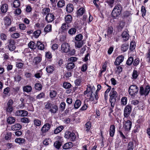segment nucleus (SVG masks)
Segmentation results:
<instances>
[{
    "mask_svg": "<svg viewBox=\"0 0 150 150\" xmlns=\"http://www.w3.org/2000/svg\"><path fill=\"white\" fill-rule=\"evenodd\" d=\"M34 87L36 90H40L42 88V86L40 83H37L35 84Z\"/></svg>",
    "mask_w": 150,
    "mask_h": 150,
    "instance_id": "obj_43",
    "label": "nucleus"
},
{
    "mask_svg": "<svg viewBox=\"0 0 150 150\" xmlns=\"http://www.w3.org/2000/svg\"><path fill=\"white\" fill-rule=\"evenodd\" d=\"M54 19V15L51 13L47 14L45 18V19L48 23L52 22Z\"/></svg>",
    "mask_w": 150,
    "mask_h": 150,
    "instance_id": "obj_10",
    "label": "nucleus"
},
{
    "mask_svg": "<svg viewBox=\"0 0 150 150\" xmlns=\"http://www.w3.org/2000/svg\"><path fill=\"white\" fill-rule=\"evenodd\" d=\"M132 108L130 105H127L124 109V115L125 117L129 116L131 112Z\"/></svg>",
    "mask_w": 150,
    "mask_h": 150,
    "instance_id": "obj_9",
    "label": "nucleus"
},
{
    "mask_svg": "<svg viewBox=\"0 0 150 150\" xmlns=\"http://www.w3.org/2000/svg\"><path fill=\"white\" fill-rule=\"evenodd\" d=\"M75 67V64L73 62H69L66 66L67 69L68 71L73 69Z\"/></svg>",
    "mask_w": 150,
    "mask_h": 150,
    "instance_id": "obj_20",
    "label": "nucleus"
},
{
    "mask_svg": "<svg viewBox=\"0 0 150 150\" xmlns=\"http://www.w3.org/2000/svg\"><path fill=\"white\" fill-rule=\"evenodd\" d=\"M64 137L65 138L72 141H74L76 138V136L74 133L69 132H66Z\"/></svg>",
    "mask_w": 150,
    "mask_h": 150,
    "instance_id": "obj_7",
    "label": "nucleus"
},
{
    "mask_svg": "<svg viewBox=\"0 0 150 150\" xmlns=\"http://www.w3.org/2000/svg\"><path fill=\"white\" fill-rule=\"evenodd\" d=\"M23 89L24 91L28 93L30 92L31 91L32 88L31 86L28 85L24 86Z\"/></svg>",
    "mask_w": 150,
    "mask_h": 150,
    "instance_id": "obj_30",
    "label": "nucleus"
},
{
    "mask_svg": "<svg viewBox=\"0 0 150 150\" xmlns=\"http://www.w3.org/2000/svg\"><path fill=\"white\" fill-rule=\"evenodd\" d=\"M58 110V107L56 105L53 104L50 110V112L53 114L56 113Z\"/></svg>",
    "mask_w": 150,
    "mask_h": 150,
    "instance_id": "obj_14",
    "label": "nucleus"
},
{
    "mask_svg": "<svg viewBox=\"0 0 150 150\" xmlns=\"http://www.w3.org/2000/svg\"><path fill=\"white\" fill-rule=\"evenodd\" d=\"M76 32V29L75 28H73L70 29L68 32L69 35H72L75 34Z\"/></svg>",
    "mask_w": 150,
    "mask_h": 150,
    "instance_id": "obj_41",
    "label": "nucleus"
},
{
    "mask_svg": "<svg viewBox=\"0 0 150 150\" xmlns=\"http://www.w3.org/2000/svg\"><path fill=\"white\" fill-rule=\"evenodd\" d=\"M69 26L66 23H63L62 24L61 27L62 31L65 32H66L67 30L69 29Z\"/></svg>",
    "mask_w": 150,
    "mask_h": 150,
    "instance_id": "obj_23",
    "label": "nucleus"
},
{
    "mask_svg": "<svg viewBox=\"0 0 150 150\" xmlns=\"http://www.w3.org/2000/svg\"><path fill=\"white\" fill-rule=\"evenodd\" d=\"M28 47L32 49H35L37 45L33 41H30L28 44Z\"/></svg>",
    "mask_w": 150,
    "mask_h": 150,
    "instance_id": "obj_29",
    "label": "nucleus"
},
{
    "mask_svg": "<svg viewBox=\"0 0 150 150\" xmlns=\"http://www.w3.org/2000/svg\"><path fill=\"white\" fill-rule=\"evenodd\" d=\"M50 11V9L48 8H45L42 9V13L44 14H47Z\"/></svg>",
    "mask_w": 150,
    "mask_h": 150,
    "instance_id": "obj_64",
    "label": "nucleus"
},
{
    "mask_svg": "<svg viewBox=\"0 0 150 150\" xmlns=\"http://www.w3.org/2000/svg\"><path fill=\"white\" fill-rule=\"evenodd\" d=\"M75 46L77 48H80L83 45V43L82 42H79L77 41L75 42Z\"/></svg>",
    "mask_w": 150,
    "mask_h": 150,
    "instance_id": "obj_54",
    "label": "nucleus"
},
{
    "mask_svg": "<svg viewBox=\"0 0 150 150\" xmlns=\"http://www.w3.org/2000/svg\"><path fill=\"white\" fill-rule=\"evenodd\" d=\"M50 128V125L49 123L45 124L42 127L41 130L42 132L44 133L48 132Z\"/></svg>",
    "mask_w": 150,
    "mask_h": 150,
    "instance_id": "obj_12",
    "label": "nucleus"
},
{
    "mask_svg": "<svg viewBox=\"0 0 150 150\" xmlns=\"http://www.w3.org/2000/svg\"><path fill=\"white\" fill-rule=\"evenodd\" d=\"M73 146L72 143L71 142H69L65 143L63 146L64 149H67L71 148Z\"/></svg>",
    "mask_w": 150,
    "mask_h": 150,
    "instance_id": "obj_24",
    "label": "nucleus"
},
{
    "mask_svg": "<svg viewBox=\"0 0 150 150\" xmlns=\"http://www.w3.org/2000/svg\"><path fill=\"white\" fill-rule=\"evenodd\" d=\"M122 10L121 5L118 4L116 5L114 8L112 12V15L114 18L119 16L121 14Z\"/></svg>",
    "mask_w": 150,
    "mask_h": 150,
    "instance_id": "obj_3",
    "label": "nucleus"
},
{
    "mask_svg": "<svg viewBox=\"0 0 150 150\" xmlns=\"http://www.w3.org/2000/svg\"><path fill=\"white\" fill-rule=\"evenodd\" d=\"M72 17L70 15H68L65 17V21L67 23H70L72 21Z\"/></svg>",
    "mask_w": 150,
    "mask_h": 150,
    "instance_id": "obj_31",
    "label": "nucleus"
},
{
    "mask_svg": "<svg viewBox=\"0 0 150 150\" xmlns=\"http://www.w3.org/2000/svg\"><path fill=\"white\" fill-rule=\"evenodd\" d=\"M20 35L18 33H15L13 34L11 37L12 38L16 39L20 37Z\"/></svg>",
    "mask_w": 150,
    "mask_h": 150,
    "instance_id": "obj_61",
    "label": "nucleus"
},
{
    "mask_svg": "<svg viewBox=\"0 0 150 150\" xmlns=\"http://www.w3.org/2000/svg\"><path fill=\"white\" fill-rule=\"evenodd\" d=\"M85 10L83 8H81L79 9L77 12V16L79 17L82 16L85 13Z\"/></svg>",
    "mask_w": 150,
    "mask_h": 150,
    "instance_id": "obj_21",
    "label": "nucleus"
},
{
    "mask_svg": "<svg viewBox=\"0 0 150 150\" xmlns=\"http://www.w3.org/2000/svg\"><path fill=\"white\" fill-rule=\"evenodd\" d=\"M42 60V56L41 55H39L38 57H35L33 59V62L36 64H38V63L41 62Z\"/></svg>",
    "mask_w": 150,
    "mask_h": 150,
    "instance_id": "obj_25",
    "label": "nucleus"
},
{
    "mask_svg": "<svg viewBox=\"0 0 150 150\" xmlns=\"http://www.w3.org/2000/svg\"><path fill=\"white\" fill-rule=\"evenodd\" d=\"M91 127V124L90 122H87L85 124V129L86 132H88Z\"/></svg>",
    "mask_w": 150,
    "mask_h": 150,
    "instance_id": "obj_45",
    "label": "nucleus"
},
{
    "mask_svg": "<svg viewBox=\"0 0 150 150\" xmlns=\"http://www.w3.org/2000/svg\"><path fill=\"white\" fill-rule=\"evenodd\" d=\"M138 91V88L135 85L130 86L129 88V94L132 96L137 93Z\"/></svg>",
    "mask_w": 150,
    "mask_h": 150,
    "instance_id": "obj_6",
    "label": "nucleus"
},
{
    "mask_svg": "<svg viewBox=\"0 0 150 150\" xmlns=\"http://www.w3.org/2000/svg\"><path fill=\"white\" fill-rule=\"evenodd\" d=\"M123 127L124 128L126 131H129L131 127L132 122L129 120L125 121L124 122Z\"/></svg>",
    "mask_w": 150,
    "mask_h": 150,
    "instance_id": "obj_8",
    "label": "nucleus"
},
{
    "mask_svg": "<svg viewBox=\"0 0 150 150\" xmlns=\"http://www.w3.org/2000/svg\"><path fill=\"white\" fill-rule=\"evenodd\" d=\"M65 4V2L64 0H60L57 3V6L59 8H62L64 6Z\"/></svg>",
    "mask_w": 150,
    "mask_h": 150,
    "instance_id": "obj_40",
    "label": "nucleus"
},
{
    "mask_svg": "<svg viewBox=\"0 0 150 150\" xmlns=\"http://www.w3.org/2000/svg\"><path fill=\"white\" fill-rule=\"evenodd\" d=\"M62 51L64 53H67L70 51V45L67 43L64 42L62 44L61 46Z\"/></svg>",
    "mask_w": 150,
    "mask_h": 150,
    "instance_id": "obj_5",
    "label": "nucleus"
},
{
    "mask_svg": "<svg viewBox=\"0 0 150 150\" xmlns=\"http://www.w3.org/2000/svg\"><path fill=\"white\" fill-rule=\"evenodd\" d=\"M63 86L65 88L67 89L70 88L71 86V85L69 83L65 82L63 83Z\"/></svg>",
    "mask_w": 150,
    "mask_h": 150,
    "instance_id": "obj_55",
    "label": "nucleus"
},
{
    "mask_svg": "<svg viewBox=\"0 0 150 150\" xmlns=\"http://www.w3.org/2000/svg\"><path fill=\"white\" fill-rule=\"evenodd\" d=\"M117 94V92L115 91L114 88H112L109 94L110 96V102L111 104V106L114 107L116 100V98Z\"/></svg>",
    "mask_w": 150,
    "mask_h": 150,
    "instance_id": "obj_2",
    "label": "nucleus"
},
{
    "mask_svg": "<svg viewBox=\"0 0 150 150\" xmlns=\"http://www.w3.org/2000/svg\"><path fill=\"white\" fill-rule=\"evenodd\" d=\"M134 148V143L132 142H129L127 147V150H133Z\"/></svg>",
    "mask_w": 150,
    "mask_h": 150,
    "instance_id": "obj_51",
    "label": "nucleus"
},
{
    "mask_svg": "<svg viewBox=\"0 0 150 150\" xmlns=\"http://www.w3.org/2000/svg\"><path fill=\"white\" fill-rule=\"evenodd\" d=\"M21 117L27 116L28 114V112L24 110H21Z\"/></svg>",
    "mask_w": 150,
    "mask_h": 150,
    "instance_id": "obj_58",
    "label": "nucleus"
},
{
    "mask_svg": "<svg viewBox=\"0 0 150 150\" xmlns=\"http://www.w3.org/2000/svg\"><path fill=\"white\" fill-rule=\"evenodd\" d=\"M52 31V25L50 24L47 25L44 29V31L46 33L50 32Z\"/></svg>",
    "mask_w": 150,
    "mask_h": 150,
    "instance_id": "obj_36",
    "label": "nucleus"
},
{
    "mask_svg": "<svg viewBox=\"0 0 150 150\" xmlns=\"http://www.w3.org/2000/svg\"><path fill=\"white\" fill-rule=\"evenodd\" d=\"M66 10L67 11L70 13L73 11L74 10V6L72 4H68L66 6Z\"/></svg>",
    "mask_w": 150,
    "mask_h": 150,
    "instance_id": "obj_17",
    "label": "nucleus"
},
{
    "mask_svg": "<svg viewBox=\"0 0 150 150\" xmlns=\"http://www.w3.org/2000/svg\"><path fill=\"white\" fill-rule=\"evenodd\" d=\"M61 145V143L59 141H56L54 144V147L57 149H59Z\"/></svg>",
    "mask_w": 150,
    "mask_h": 150,
    "instance_id": "obj_48",
    "label": "nucleus"
},
{
    "mask_svg": "<svg viewBox=\"0 0 150 150\" xmlns=\"http://www.w3.org/2000/svg\"><path fill=\"white\" fill-rule=\"evenodd\" d=\"M17 61L16 62V67L19 69L22 68L23 65V63L21 62H22V60L21 59H18Z\"/></svg>",
    "mask_w": 150,
    "mask_h": 150,
    "instance_id": "obj_22",
    "label": "nucleus"
},
{
    "mask_svg": "<svg viewBox=\"0 0 150 150\" xmlns=\"http://www.w3.org/2000/svg\"><path fill=\"white\" fill-rule=\"evenodd\" d=\"M4 24L6 26H8L11 25V19L7 17H6L4 18Z\"/></svg>",
    "mask_w": 150,
    "mask_h": 150,
    "instance_id": "obj_27",
    "label": "nucleus"
},
{
    "mask_svg": "<svg viewBox=\"0 0 150 150\" xmlns=\"http://www.w3.org/2000/svg\"><path fill=\"white\" fill-rule=\"evenodd\" d=\"M81 102L79 100H77L74 104V108L76 109H78L81 106Z\"/></svg>",
    "mask_w": 150,
    "mask_h": 150,
    "instance_id": "obj_34",
    "label": "nucleus"
},
{
    "mask_svg": "<svg viewBox=\"0 0 150 150\" xmlns=\"http://www.w3.org/2000/svg\"><path fill=\"white\" fill-rule=\"evenodd\" d=\"M138 75L137 71L136 70H134L132 74V79H136Z\"/></svg>",
    "mask_w": 150,
    "mask_h": 150,
    "instance_id": "obj_47",
    "label": "nucleus"
},
{
    "mask_svg": "<svg viewBox=\"0 0 150 150\" xmlns=\"http://www.w3.org/2000/svg\"><path fill=\"white\" fill-rule=\"evenodd\" d=\"M113 32V28L112 27H108V28L107 30V34H105V37L106 35L108 36H110L112 35Z\"/></svg>",
    "mask_w": 150,
    "mask_h": 150,
    "instance_id": "obj_26",
    "label": "nucleus"
},
{
    "mask_svg": "<svg viewBox=\"0 0 150 150\" xmlns=\"http://www.w3.org/2000/svg\"><path fill=\"white\" fill-rule=\"evenodd\" d=\"M141 12L142 13V16L143 17L145 15L146 13V10L145 7L144 6H142L141 7Z\"/></svg>",
    "mask_w": 150,
    "mask_h": 150,
    "instance_id": "obj_59",
    "label": "nucleus"
},
{
    "mask_svg": "<svg viewBox=\"0 0 150 150\" xmlns=\"http://www.w3.org/2000/svg\"><path fill=\"white\" fill-rule=\"evenodd\" d=\"M121 102L122 105H125L127 104V98L125 97H122L121 99Z\"/></svg>",
    "mask_w": 150,
    "mask_h": 150,
    "instance_id": "obj_44",
    "label": "nucleus"
},
{
    "mask_svg": "<svg viewBox=\"0 0 150 150\" xmlns=\"http://www.w3.org/2000/svg\"><path fill=\"white\" fill-rule=\"evenodd\" d=\"M83 38V36L81 34H79L76 35L75 37V40L78 41H80Z\"/></svg>",
    "mask_w": 150,
    "mask_h": 150,
    "instance_id": "obj_57",
    "label": "nucleus"
},
{
    "mask_svg": "<svg viewBox=\"0 0 150 150\" xmlns=\"http://www.w3.org/2000/svg\"><path fill=\"white\" fill-rule=\"evenodd\" d=\"M57 94V92L55 90H51L50 92V97L52 99L55 98Z\"/></svg>",
    "mask_w": 150,
    "mask_h": 150,
    "instance_id": "obj_33",
    "label": "nucleus"
},
{
    "mask_svg": "<svg viewBox=\"0 0 150 150\" xmlns=\"http://www.w3.org/2000/svg\"><path fill=\"white\" fill-rule=\"evenodd\" d=\"M64 129L62 126H60L57 127L54 131L55 134H57L60 132Z\"/></svg>",
    "mask_w": 150,
    "mask_h": 150,
    "instance_id": "obj_38",
    "label": "nucleus"
},
{
    "mask_svg": "<svg viewBox=\"0 0 150 150\" xmlns=\"http://www.w3.org/2000/svg\"><path fill=\"white\" fill-rule=\"evenodd\" d=\"M13 110V108L12 106H7L6 108L7 112L10 113H11Z\"/></svg>",
    "mask_w": 150,
    "mask_h": 150,
    "instance_id": "obj_62",
    "label": "nucleus"
},
{
    "mask_svg": "<svg viewBox=\"0 0 150 150\" xmlns=\"http://www.w3.org/2000/svg\"><path fill=\"white\" fill-rule=\"evenodd\" d=\"M136 46V45L135 42L132 41L131 42L129 49L131 51H133L135 49Z\"/></svg>",
    "mask_w": 150,
    "mask_h": 150,
    "instance_id": "obj_50",
    "label": "nucleus"
},
{
    "mask_svg": "<svg viewBox=\"0 0 150 150\" xmlns=\"http://www.w3.org/2000/svg\"><path fill=\"white\" fill-rule=\"evenodd\" d=\"M37 46L38 49L41 50H43L45 48V46L43 44L39 41L37 42Z\"/></svg>",
    "mask_w": 150,
    "mask_h": 150,
    "instance_id": "obj_32",
    "label": "nucleus"
},
{
    "mask_svg": "<svg viewBox=\"0 0 150 150\" xmlns=\"http://www.w3.org/2000/svg\"><path fill=\"white\" fill-rule=\"evenodd\" d=\"M133 58L132 57H129L127 59L126 64L129 65H130L133 62Z\"/></svg>",
    "mask_w": 150,
    "mask_h": 150,
    "instance_id": "obj_49",
    "label": "nucleus"
},
{
    "mask_svg": "<svg viewBox=\"0 0 150 150\" xmlns=\"http://www.w3.org/2000/svg\"><path fill=\"white\" fill-rule=\"evenodd\" d=\"M123 40L125 41H127L129 38V35L127 31L123 32L122 35Z\"/></svg>",
    "mask_w": 150,
    "mask_h": 150,
    "instance_id": "obj_16",
    "label": "nucleus"
},
{
    "mask_svg": "<svg viewBox=\"0 0 150 150\" xmlns=\"http://www.w3.org/2000/svg\"><path fill=\"white\" fill-rule=\"evenodd\" d=\"M8 6L6 4H4L1 6V12L3 13H6L8 10Z\"/></svg>",
    "mask_w": 150,
    "mask_h": 150,
    "instance_id": "obj_19",
    "label": "nucleus"
},
{
    "mask_svg": "<svg viewBox=\"0 0 150 150\" xmlns=\"http://www.w3.org/2000/svg\"><path fill=\"white\" fill-rule=\"evenodd\" d=\"M34 125L36 126H39L41 125V121L40 120L34 118L33 119Z\"/></svg>",
    "mask_w": 150,
    "mask_h": 150,
    "instance_id": "obj_35",
    "label": "nucleus"
},
{
    "mask_svg": "<svg viewBox=\"0 0 150 150\" xmlns=\"http://www.w3.org/2000/svg\"><path fill=\"white\" fill-rule=\"evenodd\" d=\"M115 127L114 125H112L110 128V135L111 137H113L114 135Z\"/></svg>",
    "mask_w": 150,
    "mask_h": 150,
    "instance_id": "obj_15",
    "label": "nucleus"
},
{
    "mask_svg": "<svg viewBox=\"0 0 150 150\" xmlns=\"http://www.w3.org/2000/svg\"><path fill=\"white\" fill-rule=\"evenodd\" d=\"M81 77L77 79L74 81V83L76 86H79L81 85Z\"/></svg>",
    "mask_w": 150,
    "mask_h": 150,
    "instance_id": "obj_52",
    "label": "nucleus"
},
{
    "mask_svg": "<svg viewBox=\"0 0 150 150\" xmlns=\"http://www.w3.org/2000/svg\"><path fill=\"white\" fill-rule=\"evenodd\" d=\"M20 5V2L18 0H15L13 3V6L14 8L18 7Z\"/></svg>",
    "mask_w": 150,
    "mask_h": 150,
    "instance_id": "obj_46",
    "label": "nucleus"
},
{
    "mask_svg": "<svg viewBox=\"0 0 150 150\" xmlns=\"http://www.w3.org/2000/svg\"><path fill=\"white\" fill-rule=\"evenodd\" d=\"M15 142L19 144H21L24 143L25 139L22 138H19L15 139Z\"/></svg>",
    "mask_w": 150,
    "mask_h": 150,
    "instance_id": "obj_39",
    "label": "nucleus"
},
{
    "mask_svg": "<svg viewBox=\"0 0 150 150\" xmlns=\"http://www.w3.org/2000/svg\"><path fill=\"white\" fill-rule=\"evenodd\" d=\"M54 69V67L52 66H47L46 68V70L48 73H52Z\"/></svg>",
    "mask_w": 150,
    "mask_h": 150,
    "instance_id": "obj_28",
    "label": "nucleus"
},
{
    "mask_svg": "<svg viewBox=\"0 0 150 150\" xmlns=\"http://www.w3.org/2000/svg\"><path fill=\"white\" fill-rule=\"evenodd\" d=\"M22 126L20 124L18 123L12 125L11 127V129L13 130H17L21 129Z\"/></svg>",
    "mask_w": 150,
    "mask_h": 150,
    "instance_id": "obj_18",
    "label": "nucleus"
},
{
    "mask_svg": "<svg viewBox=\"0 0 150 150\" xmlns=\"http://www.w3.org/2000/svg\"><path fill=\"white\" fill-rule=\"evenodd\" d=\"M95 88L93 86H91L90 84L87 85L86 90L84 91V95L87 96L91 101H93L95 97L96 99H98V92H96V95H95Z\"/></svg>",
    "mask_w": 150,
    "mask_h": 150,
    "instance_id": "obj_1",
    "label": "nucleus"
},
{
    "mask_svg": "<svg viewBox=\"0 0 150 150\" xmlns=\"http://www.w3.org/2000/svg\"><path fill=\"white\" fill-rule=\"evenodd\" d=\"M9 45H8L9 50L11 51H13L16 48L15 42L14 40L10 39L9 40Z\"/></svg>",
    "mask_w": 150,
    "mask_h": 150,
    "instance_id": "obj_11",
    "label": "nucleus"
},
{
    "mask_svg": "<svg viewBox=\"0 0 150 150\" xmlns=\"http://www.w3.org/2000/svg\"><path fill=\"white\" fill-rule=\"evenodd\" d=\"M41 32L40 30H38L35 31L34 33V34L36 38H38Z\"/></svg>",
    "mask_w": 150,
    "mask_h": 150,
    "instance_id": "obj_63",
    "label": "nucleus"
},
{
    "mask_svg": "<svg viewBox=\"0 0 150 150\" xmlns=\"http://www.w3.org/2000/svg\"><path fill=\"white\" fill-rule=\"evenodd\" d=\"M124 57L123 56L121 55L118 57L116 59L115 62V64L117 65H119L124 60Z\"/></svg>",
    "mask_w": 150,
    "mask_h": 150,
    "instance_id": "obj_13",
    "label": "nucleus"
},
{
    "mask_svg": "<svg viewBox=\"0 0 150 150\" xmlns=\"http://www.w3.org/2000/svg\"><path fill=\"white\" fill-rule=\"evenodd\" d=\"M45 97V94L43 92H42L38 95L36 96L37 99H40L44 98Z\"/></svg>",
    "mask_w": 150,
    "mask_h": 150,
    "instance_id": "obj_56",
    "label": "nucleus"
},
{
    "mask_svg": "<svg viewBox=\"0 0 150 150\" xmlns=\"http://www.w3.org/2000/svg\"><path fill=\"white\" fill-rule=\"evenodd\" d=\"M15 119L13 117H8L7 119V122L9 124H12L15 121Z\"/></svg>",
    "mask_w": 150,
    "mask_h": 150,
    "instance_id": "obj_42",
    "label": "nucleus"
},
{
    "mask_svg": "<svg viewBox=\"0 0 150 150\" xmlns=\"http://www.w3.org/2000/svg\"><path fill=\"white\" fill-rule=\"evenodd\" d=\"M150 91V86L148 85H147L144 87L141 86L140 88V93L142 95L146 96L148 95Z\"/></svg>",
    "mask_w": 150,
    "mask_h": 150,
    "instance_id": "obj_4",
    "label": "nucleus"
},
{
    "mask_svg": "<svg viewBox=\"0 0 150 150\" xmlns=\"http://www.w3.org/2000/svg\"><path fill=\"white\" fill-rule=\"evenodd\" d=\"M21 121L23 123H28L30 122L29 119L27 117L22 118L21 119Z\"/></svg>",
    "mask_w": 150,
    "mask_h": 150,
    "instance_id": "obj_60",
    "label": "nucleus"
},
{
    "mask_svg": "<svg viewBox=\"0 0 150 150\" xmlns=\"http://www.w3.org/2000/svg\"><path fill=\"white\" fill-rule=\"evenodd\" d=\"M128 45L126 43L124 44L121 46V50L123 52H125L128 50Z\"/></svg>",
    "mask_w": 150,
    "mask_h": 150,
    "instance_id": "obj_37",
    "label": "nucleus"
},
{
    "mask_svg": "<svg viewBox=\"0 0 150 150\" xmlns=\"http://www.w3.org/2000/svg\"><path fill=\"white\" fill-rule=\"evenodd\" d=\"M1 39L3 41L6 40L7 39V35L4 33H1L0 35Z\"/></svg>",
    "mask_w": 150,
    "mask_h": 150,
    "instance_id": "obj_53",
    "label": "nucleus"
}]
</instances>
